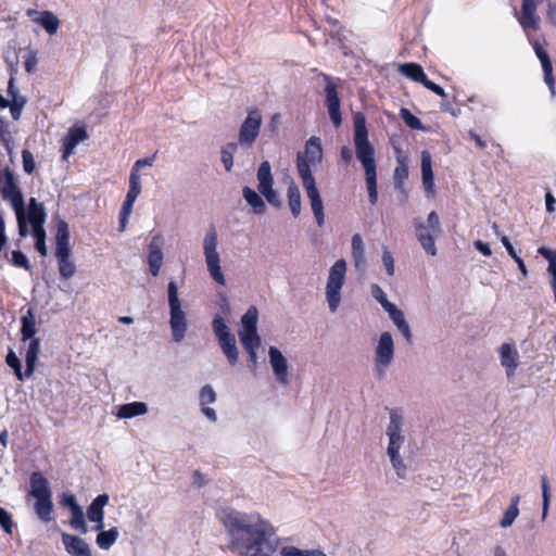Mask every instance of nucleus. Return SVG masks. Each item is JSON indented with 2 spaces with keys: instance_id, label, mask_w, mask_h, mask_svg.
<instances>
[{
  "instance_id": "f257e3e1",
  "label": "nucleus",
  "mask_w": 556,
  "mask_h": 556,
  "mask_svg": "<svg viewBox=\"0 0 556 556\" xmlns=\"http://www.w3.org/2000/svg\"><path fill=\"white\" fill-rule=\"evenodd\" d=\"M218 519L230 540L228 548L239 556H273L275 528L258 514H247L235 509H222Z\"/></svg>"
},
{
  "instance_id": "f03ea898",
  "label": "nucleus",
  "mask_w": 556,
  "mask_h": 556,
  "mask_svg": "<svg viewBox=\"0 0 556 556\" xmlns=\"http://www.w3.org/2000/svg\"><path fill=\"white\" fill-rule=\"evenodd\" d=\"M353 140L356 157L362 163L365 172L369 202L371 205H376L378 202L377 164L375 159L376 151L375 147L368 139L366 117L362 112H357L354 115Z\"/></svg>"
},
{
  "instance_id": "7ed1b4c3",
  "label": "nucleus",
  "mask_w": 556,
  "mask_h": 556,
  "mask_svg": "<svg viewBox=\"0 0 556 556\" xmlns=\"http://www.w3.org/2000/svg\"><path fill=\"white\" fill-rule=\"evenodd\" d=\"M544 0H521V11L518 16V22L522 27L523 31L529 38L530 43L532 45L534 52L540 60L544 73V80L549 86V88L554 89V77H553V65L549 59L548 53L542 47V45L536 39H532L530 37L531 31H536L540 29L541 18L536 13L538 7Z\"/></svg>"
},
{
  "instance_id": "20e7f679",
  "label": "nucleus",
  "mask_w": 556,
  "mask_h": 556,
  "mask_svg": "<svg viewBox=\"0 0 556 556\" xmlns=\"http://www.w3.org/2000/svg\"><path fill=\"white\" fill-rule=\"evenodd\" d=\"M29 483V495L36 500L34 509L37 517L45 523L52 521V492L48 479L40 471H34L30 475Z\"/></svg>"
},
{
  "instance_id": "39448f33",
  "label": "nucleus",
  "mask_w": 556,
  "mask_h": 556,
  "mask_svg": "<svg viewBox=\"0 0 556 556\" xmlns=\"http://www.w3.org/2000/svg\"><path fill=\"white\" fill-rule=\"evenodd\" d=\"M71 233L68 224L64 219H56L55 232V257L60 276L63 280H68L76 273V265L72 260V247L70 243Z\"/></svg>"
},
{
  "instance_id": "423d86ee",
  "label": "nucleus",
  "mask_w": 556,
  "mask_h": 556,
  "mask_svg": "<svg viewBox=\"0 0 556 556\" xmlns=\"http://www.w3.org/2000/svg\"><path fill=\"white\" fill-rule=\"evenodd\" d=\"M155 159H156V153L152 154L149 157L137 160L131 167L130 175H129V189L126 194V199L122 205V208L119 211L121 230H124V228L128 222V217L132 211L134 203L141 192V180H140V173H139L140 168L144 167V166H152Z\"/></svg>"
},
{
  "instance_id": "0eeeda50",
  "label": "nucleus",
  "mask_w": 556,
  "mask_h": 556,
  "mask_svg": "<svg viewBox=\"0 0 556 556\" xmlns=\"http://www.w3.org/2000/svg\"><path fill=\"white\" fill-rule=\"evenodd\" d=\"M47 213L42 203H39L35 198L28 201V222L31 226V233L35 238V249L41 256H47L48 249L46 244L47 233L45 223Z\"/></svg>"
},
{
  "instance_id": "6e6552de",
  "label": "nucleus",
  "mask_w": 556,
  "mask_h": 556,
  "mask_svg": "<svg viewBox=\"0 0 556 556\" xmlns=\"http://www.w3.org/2000/svg\"><path fill=\"white\" fill-rule=\"evenodd\" d=\"M416 237L427 254L437 255L434 238L442 233L439 215L435 211L428 214L427 225L420 220H415Z\"/></svg>"
},
{
  "instance_id": "1a4fd4ad",
  "label": "nucleus",
  "mask_w": 556,
  "mask_h": 556,
  "mask_svg": "<svg viewBox=\"0 0 556 556\" xmlns=\"http://www.w3.org/2000/svg\"><path fill=\"white\" fill-rule=\"evenodd\" d=\"M168 305H169V324L175 341H180L187 330L186 314L181 308V303L178 298V287L175 281H169L167 286Z\"/></svg>"
},
{
  "instance_id": "9d476101",
  "label": "nucleus",
  "mask_w": 556,
  "mask_h": 556,
  "mask_svg": "<svg viewBox=\"0 0 556 556\" xmlns=\"http://www.w3.org/2000/svg\"><path fill=\"white\" fill-rule=\"evenodd\" d=\"M346 263L343 258L338 260L329 270L326 286V298L330 312L334 313L341 302V289L344 285Z\"/></svg>"
},
{
  "instance_id": "9b49d317",
  "label": "nucleus",
  "mask_w": 556,
  "mask_h": 556,
  "mask_svg": "<svg viewBox=\"0 0 556 556\" xmlns=\"http://www.w3.org/2000/svg\"><path fill=\"white\" fill-rule=\"evenodd\" d=\"M299 176L302 179L303 187L305 188L307 198L309 199L311 207L315 216L316 223L318 224V226L321 227L325 223L323 200L319 190L316 186V181L312 174V170L308 169L304 161H302L299 164Z\"/></svg>"
},
{
  "instance_id": "f8f14e48",
  "label": "nucleus",
  "mask_w": 556,
  "mask_h": 556,
  "mask_svg": "<svg viewBox=\"0 0 556 556\" xmlns=\"http://www.w3.org/2000/svg\"><path fill=\"white\" fill-rule=\"evenodd\" d=\"M262 114L258 109L253 108L248 111V115L239 128L238 144L250 149L256 141L262 126Z\"/></svg>"
},
{
  "instance_id": "ddd939ff",
  "label": "nucleus",
  "mask_w": 556,
  "mask_h": 556,
  "mask_svg": "<svg viewBox=\"0 0 556 556\" xmlns=\"http://www.w3.org/2000/svg\"><path fill=\"white\" fill-rule=\"evenodd\" d=\"M258 312L255 306H250L241 318L239 338L243 348H260L261 338L257 334Z\"/></svg>"
},
{
  "instance_id": "4468645a",
  "label": "nucleus",
  "mask_w": 556,
  "mask_h": 556,
  "mask_svg": "<svg viewBox=\"0 0 556 556\" xmlns=\"http://www.w3.org/2000/svg\"><path fill=\"white\" fill-rule=\"evenodd\" d=\"M323 76L326 83L324 89L325 105L327 108L329 118L334 127H340L342 124V114L341 100L338 92V85L329 75L324 74Z\"/></svg>"
},
{
  "instance_id": "2eb2a0df",
  "label": "nucleus",
  "mask_w": 556,
  "mask_h": 556,
  "mask_svg": "<svg viewBox=\"0 0 556 556\" xmlns=\"http://www.w3.org/2000/svg\"><path fill=\"white\" fill-rule=\"evenodd\" d=\"M204 254L208 271L212 278L219 285H225V277L219 265V255L216 251L217 235L214 229L206 233L204 238Z\"/></svg>"
},
{
  "instance_id": "dca6fc26",
  "label": "nucleus",
  "mask_w": 556,
  "mask_h": 556,
  "mask_svg": "<svg viewBox=\"0 0 556 556\" xmlns=\"http://www.w3.org/2000/svg\"><path fill=\"white\" fill-rule=\"evenodd\" d=\"M0 194L3 200L11 203L13 210L25 207L23 193L15 181L13 172L9 167L0 176Z\"/></svg>"
},
{
  "instance_id": "f3484780",
  "label": "nucleus",
  "mask_w": 556,
  "mask_h": 556,
  "mask_svg": "<svg viewBox=\"0 0 556 556\" xmlns=\"http://www.w3.org/2000/svg\"><path fill=\"white\" fill-rule=\"evenodd\" d=\"M323 159V147L320 138L313 136L305 143V153L301 152L296 155V169L299 170V164L304 161L308 169L312 165H316L321 162Z\"/></svg>"
},
{
  "instance_id": "a211bd4d",
  "label": "nucleus",
  "mask_w": 556,
  "mask_h": 556,
  "mask_svg": "<svg viewBox=\"0 0 556 556\" xmlns=\"http://www.w3.org/2000/svg\"><path fill=\"white\" fill-rule=\"evenodd\" d=\"M421 178L427 197L434 198L435 186L432 170V159L428 151L421 152Z\"/></svg>"
},
{
  "instance_id": "6ab92c4d",
  "label": "nucleus",
  "mask_w": 556,
  "mask_h": 556,
  "mask_svg": "<svg viewBox=\"0 0 556 556\" xmlns=\"http://www.w3.org/2000/svg\"><path fill=\"white\" fill-rule=\"evenodd\" d=\"M62 543L65 551L72 556H92L85 540L70 533H62Z\"/></svg>"
},
{
  "instance_id": "aec40b11",
  "label": "nucleus",
  "mask_w": 556,
  "mask_h": 556,
  "mask_svg": "<svg viewBox=\"0 0 556 556\" xmlns=\"http://www.w3.org/2000/svg\"><path fill=\"white\" fill-rule=\"evenodd\" d=\"M269 359L277 380L288 384V363L280 350H269Z\"/></svg>"
},
{
  "instance_id": "412c9836",
  "label": "nucleus",
  "mask_w": 556,
  "mask_h": 556,
  "mask_svg": "<svg viewBox=\"0 0 556 556\" xmlns=\"http://www.w3.org/2000/svg\"><path fill=\"white\" fill-rule=\"evenodd\" d=\"M88 135L84 127H73L63 139V157L66 159L73 152L76 146L87 139Z\"/></svg>"
},
{
  "instance_id": "4be33fe9",
  "label": "nucleus",
  "mask_w": 556,
  "mask_h": 556,
  "mask_svg": "<svg viewBox=\"0 0 556 556\" xmlns=\"http://www.w3.org/2000/svg\"><path fill=\"white\" fill-rule=\"evenodd\" d=\"M213 329L218 338L222 348H236L235 336L230 332L229 327L226 325L222 317H216L213 320Z\"/></svg>"
},
{
  "instance_id": "5701e85b",
  "label": "nucleus",
  "mask_w": 556,
  "mask_h": 556,
  "mask_svg": "<svg viewBox=\"0 0 556 556\" xmlns=\"http://www.w3.org/2000/svg\"><path fill=\"white\" fill-rule=\"evenodd\" d=\"M389 314L394 324L396 325L399 331L405 338L406 343L412 342V333L409 330V326L405 320L404 313L399 309L393 303L384 308Z\"/></svg>"
},
{
  "instance_id": "b1692460",
  "label": "nucleus",
  "mask_w": 556,
  "mask_h": 556,
  "mask_svg": "<svg viewBox=\"0 0 556 556\" xmlns=\"http://www.w3.org/2000/svg\"><path fill=\"white\" fill-rule=\"evenodd\" d=\"M109 503L106 493L99 494L87 508V517L92 522L103 521L104 506Z\"/></svg>"
},
{
  "instance_id": "393cba45",
  "label": "nucleus",
  "mask_w": 556,
  "mask_h": 556,
  "mask_svg": "<svg viewBox=\"0 0 556 556\" xmlns=\"http://www.w3.org/2000/svg\"><path fill=\"white\" fill-rule=\"evenodd\" d=\"M148 264L151 275L156 277L163 264V252L154 241L149 245Z\"/></svg>"
},
{
  "instance_id": "a878e982",
  "label": "nucleus",
  "mask_w": 556,
  "mask_h": 556,
  "mask_svg": "<svg viewBox=\"0 0 556 556\" xmlns=\"http://www.w3.org/2000/svg\"><path fill=\"white\" fill-rule=\"evenodd\" d=\"M148 410L147 404L143 402H132L121 405L116 416L122 419L132 418L146 414Z\"/></svg>"
},
{
  "instance_id": "bb28decb",
  "label": "nucleus",
  "mask_w": 556,
  "mask_h": 556,
  "mask_svg": "<svg viewBox=\"0 0 556 556\" xmlns=\"http://www.w3.org/2000/svg\"><path fill=\"white\" fill-rule=\"evenodd\" d=\"M242 194L248 204L252 206L255 214L261 215L266 212L265 202L254 189L247 186L243 188Z\"/></svg>"
},
{
  "instance_id": "cd10ccee",
  "label": "nucleus",
  "mask_w": 556,
  "mask_h": 556,
  "mask_svg": "<svg viewBox=\"0 0 556 556\" xmlns=\"http://www.w3.org/2000/svg\"><path fill=\"white\" fill-rule=\"evenodd\" d=\"M400 71L403 75L410 78L416 83H420L421 85L427 79V75L424 72V68L418 63H404L400 66Z\"/></svg>"
},
{
  "instance_id": "c85d7f7f",
  "label": "nucleus",
  "mask_w": 556,
  "mask_h": 556,
  "mask_svg": "<svg viewBox=\"0 0 556 556\" xmlns=\"http://www.w3.org/2000/svg\"><path fill=\"white\" fill-rule=\"evenodd\" d=\"M258 191L273 187L274 177L271 174L270 163L263 161L257 169Z\"/></svg>"
},
{
  "instance_id": "c756f323",
  "label": "nucleus",
  "mask_w": 556,
  "mask_h": 556,
  "mask_svg": "<svg viewBox=\"0 0 556 556\" xmlns=\"http://www.w3.org/2000/svg\"><path fill=\"white\" fill-rule=\"evenodd\" d=\"M49 35H54L60 26L59 18L51 11H42L40 17L35 20Z\"/></svg>"
},
{
  "instance_id": "7c9ffc66",
  "label": "nucleus",
  "mask_w": 556,
  "mask_h": 556,
  "mask_svg": "<svg viewBox=\"0 0 556 556\" xmlns=\"http://www.w3.org/2000/svg\"><path fill=\"white\" fill-rule=\"evenodd\" d=\"M288 203L293 217H298L301 213V192L295 182L291 181L288 187Z\"/></svg>"
},
{
  "instance_id": "2f4dec72",
  "label": "nucleus",
  "mask_w": 556,
  "mask_h": 556,
  "mask_svg": "<svg viewBox=\"0 0 556 556\" xmlns=\"http://www.w3.org/2000/svg\"><path fill=\"white\" fill-rule=\"evenodd\" d=\"M352 256L356 268L365 265V250L363 239L358 233L352 237Z\"/></svg>"
},
{
  "instance_id": "473e14b6",
  "label": "nucleus",
  "mask_w": 556,
  "mask_h": 556,
  "mask_svg": "<svg viewBox=\"0 0 556 556\" xmlns=\"http://www.w3.org/2000/svg\"><path fill=\"white\" fill-rule=\"evenodd\" d=\"M501 363L506 368L508 377L514 375L518 365V350H501Z\"/></svg>"
},
{
  "instance_id": "72a5a7b5",
  "label": "nucleus",
  "mask_w": 556,
  "mask_h": 556,
  "mask_svg": "<svg viewBox=\"0 0 556 556\" xmlns=\"http://www.w3.org/2000/svg\"><path fill=\"white\" fill-rule=\"evenodd\" d=\"M520 502V495H516L511 498L509 506L505 510L503 518L501 519V527L507 528L513 525L515 519L519 515L518 504Z\"/></svg>"
},
{
  "instance_id": "f704fd0d",
  "label": "nucleus",
  "mask_w": 556,
  "mask_h": 556,
  "mask_svg": "<svg viewBox=\"0 0 556 556\" xmlns=\"http://www.w3.org/2000/svg\"><path fill=\"white\" fill-rule=\"evenodd\" d=\"M118 530L116 527H113L106 531H101L98 533L96 542L101 549H109L117 540Z\"/></svg>"
},
{
  "instance_id": "c9c22d12",
  "label": "nucleus",
  "mask_w": 556,
  "mask_h": 556,
  "mask_svg": "<svg viewBox=\"0 0 556 556\" xmlns=\"http://www.w3.org/2000/svg\"><path fill=\"white\" fill-rule=\"evenodd\" d=\"M399 164L394 169L395 188L405 193L404 181L408 178V166L405 157L397 160Z\"/></svg>"
},
{
  "instance_id": "e433bc0d",
  "label": "nucleus",
  "mask_w": 556,
  "mask_h": 556,
  "mask_svg": "<svg viewBox=\"0 0 556 556\" xmlns=\"http://www.w3.org/2000/svg\"><path fill=\"white\" fill-rule=\"evenodd\" d=\"M281 556H327L320 549H300L295 546L288 545L280 549Z\"/></svg>"
},
{
  "instance_id": "4c0bfd02",
  "label": "nucleus",
  "mask_w": 556,
  "mask_h": 556,
  "mask_svg": "<svg viewBox=\"0 0 556 556\" xmlns=\"http://www.w3.org/2000/svg\"><path fill=\"white\" fill-rule=\"evenodd\" d=\"M21 332L24 340L31 339L36 333V320L30 311L27 312V315L22 317Z\"/></svg>"
},
{
  "instance_id": "58836bf2",
  "label": "nucleus",
  "mask_w": 556,
  "mask_h": 556,
  "mask_svg": "<svg viewBox=\"0 0 556 556\" xmlns=\"http://www.w3.org/2000/svg\"><path fill=\"white\" fill-rule=\"evenodd\" d=\"M238 143L229 142L222 148V163L227 172H230L233 166V155L238 150Z\"/></svg>"
},
{
  "instance_id": "ea45409f",
  "label": "nucleus",
  "mask_w": 556,
  "mask_h": 556,
  "mask_svg": "<svg viewBox=\"0 0 556 556\" xmlns=\"http://www.w3.org/2000/svg\"><path fill=\"white\" fill-rule=\"evenodd\" d=\"M5 363L10 368L13 369L14 375L18 381H23L26 377L24 371L22 370V362L21 358L15 354L13 350H9V353L5 357Z\"/></svg>"
},
{
  "instance_id": "a19ab883",
  "label": "nucleus",
  "mask_w": 556,
  "mask_h": 556,
  "mask_svg": "<svg viewBox=\"0 0 556 556\" xmlns=\"http://www.w3.org/2000/svg\"><path fill=\"white\" fill-rule=\"evenodd\" d=\"M72 517L70 520V525L73 529L80 531V533L86 534L88 532V528L85 520V515L83 508H75L71 511Z\"/></svg>"
},
{
  "instance_id": "79ce46f5",
  "label": "nucleus",
  "mask_w": 556,
  "mask_h": 556,
  "mask_svg": "<svg viewBox=\"0 0 556 556\" xmlns=\"http://www.w3.org/2000/svg\"><path fill=\"white\" fill-rule=\"evenodd\" d=\"M402 416L397 414L396 409H391L390 412V424L387 429V434L389 437H402Z\"/></svg>"
},
{
  "instance_id": "37998d69",
  "label": "nucleus",
  "mask_w": 556,
  "mask_h": 556,
  "mask_svg": "<svg viewBox=\"0 0 556 556\" xmlns=\"http://www.w3.org/2000/svg\"><path fill=\"white\" fill-rule=\"evenodd\" d=\"M394 350H377V370L379 376L383 375L384 368L392 362Z\"/></svg>"
},
{
  "instance_id": "c03bdc74",
  "label": "nucleus",
  "mask_w": 556,
  "mask_h": 556,
  "mask_svg": "<svg viewBox=\"0 0 556 556\" xmlns=\"http://www.w3.org/2000/svg\"><path fill=\"white\" fill-rule=\"evenodd\" d=\"M16 214V220H17V228H18V236L21 238H26L29 233L28 230V211L25 212V207H22L21 210H14Z\"/></svg>"
},
{
  "instance_id": "a18cd8bd",
  "label": "nucleus",
  "mask_w": 556,
  "mask_h": 556,
  "mask_svg": "<svg viewBox=\"0 0 556 556\" xmlns=\"http://www.w3.org/2000/svg\"><path fill=\"white\" fill-rule=\"evenodd\" d=\"M400 115L404 123L412 129L422 130L425 127L421 121L415 116L408 109L403 108L400 112Z\"/></svg>"
},
{
  "instance_id": "49530a36",
  "label": "nucleus",
  "mask_w": 556,
  "mask_h": 556,
  "mask_svg": "<svg viewBox=\"0 0 556 556\" xmlns=\"http://www.w3.org/2000/svg\"><path fill=\"white\" fill-rule=\"evenodd\" d=\"M39 351L40 350H26V355H25L26 366H25V370H24V375L26 378H30L35 371Z\"/></svg>"
},
{
  "instance_id": "de8ad7c7",
  "label": "nucleus",
  "mask_w": 556,
  "mask_h": 556,
  "mask_svg": "<svg viewBox=\"0 0 556 556\" xmlns=\"http://www.w3.org/2000/svg\"><path fill=\"white\" fill-rule=\"evenodd\" d=\"M9 262L17 268H23L25 270H30L31 268L27 256L20 250L11 252V258Z\"/></svg>"
},
{
  "instance_id": "09e8293b",
  "label": "nucleus",
  "mask_w": 556,
  "mask_h": 556,
  "mask_svg": "<svg viewBox=\"0 0 556 556\" xmlns=\"http://www.w3.org/2000/svg\"><path fill=\"white\" fill-rule=\"evenodd\" d=\"M26 102L27 100L25 97H15V99H12V101H10L9 108L12 118L14 121L20 119L22 110L25 106Z\"/></svg>"
},
{
  "instance_id": "8fccbe9b",
  "label": "nucleus",
  "mask_w": 556,
  "mask_h": 556,
  "mask_svg": "<svg viewBox=\"0 0 556 556\" xmlns=\"http://www.w3.org/2000/svg\"><path fill=\"white\" fill-rule=\"evenodd\" d=\"M541 486H542V497H543V513H542V516H543V518H545L546 515H547V511H548L549 498H551L549 484H548V479H547L546 476H542V478H541Z\"/></svg>"
},
{
  "instance_id": "3c124183",
  "label": "nucleus",
  "mask_w": 556,
  "mask_h": 556,
  "mask_svg": "<svg viewBox=\"0 0 556 556\" xmlns=\"http://www.w3.org/2000/svg\"><path fill=\"white\" fill-rule=\"evenodd\" d=\"M37 63H38L37 51L33 50V49L28 50L24 56L25 71L28 74H33L36 71Z\"/></svg>"
},
{
  "instance_id": "603ef678",
  "label": "nucleus",
  "mask_w": 556,
  "mask_h": 556,
  "mask_svg": "<svg viewBox=\"0 0 556 556\" xmlns=\"http://www.w3.org/2000/svg\"><path fill=\"white\" fill-rule=\"evenodd\" d=\"M216 401V393L210 384L204 386L200 391L201 406L212 404Z\"/></svg>"
},
{
  "instance_id": "864d4df0",
  "label": "nucleus",
  "mask_w": 556,
  "mask_h": 556,
  "mask_svg": "<svg viewBox=\"0 0 556 556\" xmlns=\"http://www.w3.org/2000/svg\"><path fill=\"white\" fill-rule=\"evenodd\" d=\"M390 456L393 468L396 471V475L400 478H404L406 473V466L403 459L400 456V453L395 452L394 454H388Z\"/></svg>"
},
{
  "instance_id": "5fc2aeb1",
  "label": "nucleus",
  "mask_w": 556,
  "mask_h": 556,
  "mask_svg": "<svg viewBox=\"0 0 556 556\" xmlns=\"http://www.w3.org/2000/svg\"><path fill=\"white\" fill-rule=\"evenodd\" d=\"M22 162L24 172L31 175L35 172L36 164L34 156L29 150L22 151Z\"/></svg>"
},
{
  "instance_id": "6e6d98bb",
  "label": "nucleus",
  "mask_w": 556,
  "mask_h": 556,
  "mask_svg": "<svg viewBox=\"0 0 556 556\" xmlns=\"http://www.w3.org/2000/svg\"><path fill=\"white\" fill-rule=\"evenodd\" d=\"M260 193L262 195H264V198L267 200V202L270 205H273L275 207H280L281 206V201H280L277 192L273 189V187L264 189V190H261Z\"/></svg>"
},
{
  "instance_id": "4d7b16f0",
  "label": "nucleus",
  "mask_w": 556,
  "mask_h": 556,
  "mask_svg": "<svg viewBox=\"0 0 556 556\" xmlns=\"http://www.w3.org/2000/svg\"><path fill=\"white\" fill-rule=\"evenodd\" d=\"M0 526L9 534L12 533L13 521L11 515L0 507Z\"/></svg>"
},
{
  "instance_id": "13d9d810",
  "label": "nucleus",
  "mask_w": 556,
  "mask_h": 556,
  "mask_svg": "<svg viewBox=\"0 0 556 556\" xmlns=\"http://www.w3.org/2000/svg\"><path fill=\"white\" fill-rule=\"evenodd\" d=\"M382 263L389 276L394 275V260L387 247H383Z\"/></svg>"
},
{
  "instance_id": "bf43d9fd",
  "label": "nucleus",
  "mask_w": 556,
  "mask_h": 556,
  "mask_svg": "<svg viewBox=\"0 0 556 556\" xmlns=\"http://www.w3.org/2000/svg\"><path fill=\"white\" fill-rule=\"evenodd\" d=\"M371 294L382 305L383 308L392 304L391 302L388 301L386 293L378 285L371 286Z\"/></svg>"
},
{
  "instance_id": "052dcab7",
  "label": "nucleus",
  "mask_w": 556,
  "mask_h": 556,
  "mask_svg": "<svg viewBox=\"0 0 556 556\" xmlns=\"http://www.w3.org/2000/svg\"><path fill=\"white\" fill-rule=\"evenodd\" d=\"M422 86L426 87L427 89L431 90L432 92H434L437 96L441 97L442 99L447 98V94L445 93L444 89L441 86L433 83L432 80H430L428 77L424 81Z\"/></svg>"
},
{
  "instance_id": "680f3d73",
  "label": "nucleus",
  "mask_w": 556,
  "mask_h": 556,
  "mask_svg": "<svg viewBox=\"0 0 556 556\" xmlns=\"http://www.w3.org/2000/svg\"><path fill=\"white\" fill-rule=\"evenodd\" d=\"M403 441V437H389L388 454H394L395 452L400 453Z\"/></svg>"
},
{
  "instance_id": "e2e57ef3",
  "label": "nucleus",
  "mask_w": 556,
  "mask_h": 556,
  "mask_svg": "<svg viewBox=\"0 0 556 556\" xmlns=\"http://www.w3.org/2000/svg\"><path fill=\"white\" fill-rule=\"evenodd\" d=\"M538 253L548 261V265L556 264V253L546 247H540Z\"/></svg>"
},
{
  "instance_id": "0e129e2a",
  "label": "nucleus",
  "mask_w": 556,
  "mask_h": 556,
  "mask_svg": "<svg viewBox=\"0 0 556 556\" xmlns=\"http://www.w3.org/2000/svg\"><path fill=\"white\" fill-rule=\"evenodd\" d=\"M441 110L443 112L450 113L451 115H453L455 117L458 116V114H459V109L454 108V105L450 101H447L446 98L442 99Z\"/></svg>"
},
{
  "instance_id": "69168bd1",
  "label": "nucleus",
  "mask_w": 556,
  "mask_h": 556,
  "mask_svg": "<svg viewBox=\"0 0 556 556\" xmlns=\"http://www.w3.org/2000/svg\"><path fill=\"white\" fill-rule=\"evenodd\" d=\"M377 348H393V339L390 332L381 333Z\"/></svg>"
},
{
  "instance_id": "338daca9",
  "label": "nucleus",
  "mask_w": 556,
  "mask_h": 556,
  "mask_svg": "<svg viewBox=\"0 0 556 556\" xmlns=\"http://www.w3.org/2000/svg\"><path fill=\"white\" fill-rule=\"evenodd\" d=\"M475 248L484 256H491L492 251L488 243L477 240L473 242Z\"/></svg>"
},
{
  "instance_id": "774afa93",
  "label": "nucleus",
  "mask_w": 556,
  "mask_h": 556,
  "mask_svg": "<svg viewBox=\"0 0 556 556\" xmlns=\"http://www.w3.org/2000/svg\"><path fill=\"white\" fill-rule=\"evenodd\" d=\"M546 17L551 24L556 25V4L551 1H547Z\"/></svg>"
}]
</instances>
